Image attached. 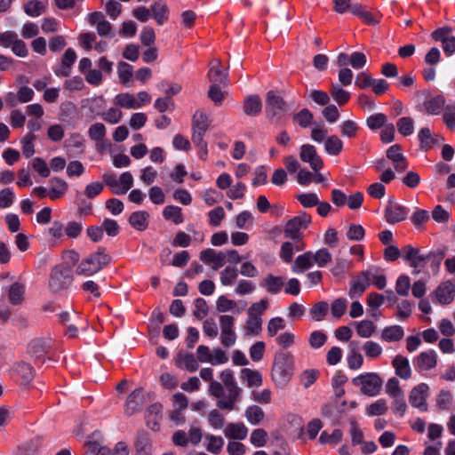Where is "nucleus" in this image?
I'll list each match as a JSON object with an SVG mask.
<instances>
[{
	"mask_svg": "<svg viewBox=\"0 0 455 455\" xmlns=\"http://www.w3.org/2000/svg\"><path fill=\"white\" fill-rule=\"evenodd\" d=\"M243 109L245 115L257 116L262 109V102L259 95H250L243 100Z\"/></svg>",
	"mask_w": 455,
	"mask_h": 455,
	"instance_id": "28",
	"label": "nucleus"
},
{
	"mask_svg": "<svg viewBox=\"0 0 455 455\" xmlns=\"http://www.w3.org/2000/svg\"><path fill=\"white\" fill-rule=\"evenodd\" d=\"M373 268L360 272L350 283L348 294L351 298L361 297L371 285V275Z\"/></svg>",
	"mask_w": 455,
	"mask_h": 455,
	"instance_id": "11",
	"label": "nucleus"
},
{
	"mask_svg": "<svg viewBox=\"0 0 455 455\" xmlns=\"http://www.w3.org/2000/svg\"><path fill=\"white\" fill-rule=\"evenodd\" d=\"M299 157L301 161L307 163L315 172H318L323 167V159L313 145H302L300 147Z\"/></svg>",
	"mask_w": 455,
	"mask_h": 455,
	"instance_id": "14",
	"label": "nucleus"
},
{
	"mask_svg": "<svg viewBox=\"0 0 455 455\" xmlns=\"http://www.w3.org/2000/svg\"><path fill=\"white\" fill-rule=\"evenodd\" d=\"M163 406L161 403H153L148 409L146 412V422L147 426L153 431H158L160 429V421L162 419Z\"/></svg>",
	"mask_w": 455,
	"mask_h": 455,
	"instance_id": "23",
	"label": "nucleus"
},
{
	"mask_svg": "<svg viewBox=\"0 0 455 455\" xmlns=\"http://www.w3.org/2000/svg\"><path fill=\"white\" fill-rule=\"evenodd\" d=\"M268 439L267 432L263 428L252 430L250 435V442L254 447H263L267 444Z\"/></svg>",
	"mask_w": 455,
	"mask_h": 455,
	"instance_id": "49",
	"label": "nucleus"
},
{
	"mask_svg": "<svg viewBox=\"0 0 455 455\" xmlns=\"http://www.w3.org/2000/svg\"><path fill=\"white\" fill-rule=\"evenodd\" d=\"M89 23L92 26H95L97 33L100 36H112V26L104 18V15L100 12H94L88 15Z\"/></svg>",
	"mask_w": 455,
	"mask_h": 455,
	"instance_id": "20",
	"label": "nucleus"
},
{
	"mask_svg": "<svg viewBox=\"0 0 455 455\" xmlns=\"http://www.w3.org/2000/svg\"><path fill=\"white\" fill-rule=\"evenodd\" d=\"M251 399L260 404H268L272 401V391L269 388L253 390L251 393Z\"/></svg>",
	"mask_w": 455,
	"mask_h": 455,
	"instance_id": "61",
	"label": "nucleus"
},
{
	"mask_svg": "<svg viewBox=\"0 0 455 455\" xmlns=\"http://www.w3.org/2000/svg\"><path fill=\"white\" fill-rule=\"evenodd\" d=\"M363 350L366 355V357L370 359H376L379 357L382 354V347L379 344L375 341L369 340L363 343Z\"/></svg>",
	"mask_w": 455,
	"mask_h": 455,
	"instance_id": "53",
	"label": "nucleus"
},
{
	"mask_svg": "<svg viewBox=\"0 0 455 455\" xmlns=\"http://www.w3.org/2000/svg\"><path fill=\"white\" fill-rule=\"evenodd\" d=\"M237 275V269L235 267L228 266L220 272V283L224 286L232 285Z\"/></svg>",
	"mask_w": 455,
	"mask_h": 455,
	"instance_id": "54",
	"label": "nucleus"
},
{
	"mask_svg": "<svg viewBox=\"0 0 455 455\" xmlns=\"http://www.w3.org/2000/svg\"><path fill=\"white\" fill-rule=\"evenodd\" d=\"M48 235L54 241H60L65 235V226L60 221L55 220L48 228Z\"/></svg>",
	"mask_w": 455,
	"mask_h": 455,
	"instance_id": "64",
	"label": "nucleus"
},
{
	"mask_svg": "<svg viewBox=\"0 0 455 455\" xmlns=\"http://www.w3.org/2000/svg\"><path fill=\"white\" fill-rule=\"evenodd\" d=\"M404 336V331L400 325L385 327L381 331V339L386 342L400 341Z\"/></svg>",
	"mask_w": 455,
	"mask_h": 455,
	"instance_id": "34",
	"label": "nucleus"
},
{
	"mask_svg": "<svg viewBox=\"0 0 455 455\" xmlns=\"http://www.w3.org/2000/svg\"><path fill=\"white\" fill-rule=\"evenodd\" d=\"M208 78L212 84L228 86V75L223 70L221 61L219 59H214L210 62Z\"/></svg>",
	"mask_w": 455,
	"mask_h": 455,
	"instance_id": "17",
	"label": "nucleus"
},
{
	"mask_svg": "<svg viewBox=\"0 0 455 455\" xmlns=\"http://www.w3.org/2000/svg\"><path fill=\"white\" fill-rule=\"evenodd\" d=\"M402 256L404 260L410 263V266L413 268L412 273L415 275L421 271L428 259V256L420 253L419 249L411 245L402 248Z\"/></svg>",
	"mask_w": 455,
	"mask_h": 455,
	"instance_id": "10",
	"label": "nucleus"
},
{
	"mask_svg": "<svg viewBox=\"0 0 455 455\" xmlns=\"http://www.w3.org/2000/svg\"><path fill=\"white\" fill-rule=\"evenodd\" d=\"M387 411V404L385 399H379L366 408V413L369 416L383 415Z\"/></svg>",
	"mask_w": 455,
	"mask_h": 455,
	"instance_id": "60",
	"label": "nucleus"
},
{
	"mask_svg": "<svg viewBox=\"0 0 455 455\" xmlns=\"http://www.w3.org/2000/svg\"><path fill=\"white\" fill-rule=\"evenodd\" d=\"M428 389V386L425 383H420L414 387L409 395L411 405L421 411H426L427 408V396Z\"/></svg>",
	"mask_w": 455,
	"mask_h": 455,
	"instance_id": "16",
	"label": "nucleus"
},
{
	"mask_svg": "<svg viewBox=\"0 0 455 455\" xmlns=\"http://www.w3.org/2000/svg\"><path fill=\"white\" fill-rule=\"evenodd\" d=\"M355 386H360L363 395L375 396L379 395L382 387L381 378L374 372L361 374L353 379Z\"/></svg>",
	"mask_w": 455,
	"mask_h": 455,
	"instance_id": "6",
	"label": "nucleus"
},
{
	"mask_svg": "<svg viewBox=\"0 0 455 455\" xmlns=\"http://www.w3.org/2000/svg\"><path fill=\"white\" fill-rule=\"evenodd\" d=\"M145 403L143 388H137L133 390L125 402L124 411L128 416H132L140 410Z\"/></svg>",
	"mask_w": 455,
	"mask_h": 455,
	"instance_id": "19",
	"label": "nucleus"
},
{
	"mask_svg": "<svg viewBox=\"0 0 455 455\" xmlns=\"http://www.w3.org/2000/svg\"><path fill=\"white\" fill-rule=\"evenodd\" d=\"M265 112L271 122L277 121L287 112V104L281 96L269 91L266 95Z\"/></svg>",
	"mask_w": 455,
	"mask_h": 455,
	"instance_id": "5",
	"label": "nucleus"
},
{
	"mask_svg": "<svg viewBox=\"0 0 455 455\" xmlns=\"http://www.w3.org/2000/svg\"><path fill=\"white\" fill-rule=\"evenodd\" d=\"M241 379L246 382L249 387H259L262 385V375L259 371L243 368L241 371Z\"/></svg>",
	"mask_w": 455,
	"mask_h": 455,
	"instance_id": "32",
	"label": "nucleus"
},
{
	"mask_svg": "<svg viewBox=\"0 0 455 455\" xmlns=\"http://www.w3.org/2000/svg\"><path fill=\"white\" fill-rule=\"evenodd\" d=\"M352 14L359 17L363 22L367 24H373L375 22L372 14L360 4H355L353 5Z\"/></svg>",
	"mask_w": 455,
	"mask_h": 455,
	"instance_id": "62",
	"label": "nucleus"
},
{
	"mask_svg": "<svg viewBox=\"0 0 455 455\" xmlns=\"http://www.w3.org/2000/svg\"><path fill=\"white\" fill-rule=\"evenodd\" d=\"M408 212L409 211L405 206H403L393 200H389L385 210V218L387 222L389 224H395L404 220Z\"/></svg>",
	"mask_w": 455,
	"mask_h": 455,
	"instance_id": "18",
	"label": "nucleus"
},
{
	"mask_svg": "<svg viewBox=\"0 0 455 455\" xmlns=\"http://www.w3.org/2000/svg\"><path fill=\"white\" fill-rule=\"evenodd\" d=\"M117 73L121 83L126 84L132 77L133 68L132 65L121 61L117 66Z\"/></svg>",
	"mask_w": 455,
	"mask_h": 455,
	"instance_id": "58",
	"label": "nucleus"
},
{
	"mask_svg": "<svg viewBox=\"0 0 455 455\" xmlns=\"http://www.w3.org/2000/svg\"><path fill=\"white\" fill-rule=\"evenodd\" d=\"M111 261V257L106 252V249L99 247L95 252L84 258L76 267V274L86 276L92 275L107 267Z\"/></svg>",
	"mask_w": 455,
	"mask_h": 455,
	"instance_id": "3",
	"label": "nucleus"
},
{
	"mask_svg": "<svg viewBox=\"0 0 455 455\" xmlns=\"http://www.w3.org/2000/svg\"><path fill=\"white\" fill-rule=\"evenodd\" d=\"M386 394L391 398L398 397L403 395V391L400 387L399 380L393 377L389 379L385 387Z\"/></svg>",
	"mask_w": 455,
	"mask_h": 455,
	"instance_id": "59",
	"label": "nucleus"
},
{
	"mask_svg": "<svg viewBox=\"0 0 455 455\" xmlns=\"http://www.w3.org/2000/svg\"><path fill=\"white\" fill-rule=\"evenodd\" d=\"M246 335L258 336L262 331L261 317L248 316L244 326Z\"/></svg>",
	"mask_w": 455,
	"mask_h": 455,
	"instance_id": "46",
	"label": "nucleus"
},
{
	"mask_svg": "<svg viewBox=\"0 0 455 455\" xmlns=\"http://www.w3.org/2000/svg\"><path fill=\"white\" fill-rule=\"evenodd\" d=\"M328 310V303L325 301H319L314 304L310 308V315L315 321L320 322L324 318Z\"/></svg>",
	"mask_w": 455,
	"mask_h": 455,
	"instance_id": "55",
	"label": "nucleus"
},
{
	"mask_svg": "<svg viewBox=\"0 0 455 455\" xmlns=\"http://www.w3.org/2000/svg\"><path fill=\"white\" fill-rule=\"evenodd\" d=\"M149 214L146 211L132 212L129 217L130 225L138 231H144L148 227Z\"/></svg>",
	"mask_w": 455,
	"mask_h": 455,
	"instance_id": "30",
	"label": "nucleus"
},
{
	"mask_svg": "<svg viewBox=\"0 0 455 455\" xmlns=\"http://www.w3.org/2000/svg\"><path fill=\"white\" fill-rule=\"evenodd\" d=\"M343 433L340 429H334L331 434L327 431H323L319 437V442L322 444H332L336 445L341 442Z\"/></svg>",
	"mask_w": 455,
	"mask_h": 455,
	"instance_id": "47",
	"label": "nucleus"
},
{
	"mask_svg": "<svg viewBox=\"0 0 455 455\" xmlns=\"http://www.w3.org/2000/svg\"><path fill=\"white\" fill-rule=\"evenodd\" d=\"M107 134V129L101 123H95L89 127L88 135L92 140L100 141Z\"/></svg>",
	"mask_w": 455,
	"mask_h": 455,
	"instance_id": "57",
	"label": "nucleus"
},
{
	"mask_svg": "<svg viewBox=\"0 0 455 455\" xmlns=\"http://www.w3.org/2000/svg\"><path fill=\"white\" fill-rule=\"evenodd\" d=\"M176 365L190 372L196 371L199 367L195 355L190 353H180L176 358Z\"/></svg>",
	"mask_w": 455,
	"mask_h": 455,
	"instance_id": "31",
	"label": "nucleus"
},
{
	"mask_svg": "<svg viewBox=\"0 0 455 455\" xmlns=\"http://www.w3.org/2000/svg\"><path fill=\"white\" fill-rule=\"evenodd\" d=\"M313 265V253L307 251L298 256L292 266V271L294 273H300L307 270Z\"/></svg>",
	"mask_w": 455,
	"mask_h": 455,
	"instance_id": "36",
	"label": "nucleus"
},
{
	"mask_svg": "<svg viewBox=\"0 0 455 455\" xmlns=\"http://www.w3.org/2000/svg\"><path fill=\"white\" fill-rule=\"evenodd\" d=\"M294 358L289 352L279 351L275 355L271 379L276 386L283 387L293 374Z\"/></svg>",
	"mask_w": 455,
	"mask_h": 455,
	"instance_id": "1",
	"label": "nucleus"
},
{
	"mask_svg": "<svg viewBox=\"0 0 455 455\" xmlns=\"http://www.w3.org/2000/svg\"><path fill=\"white\" fill-rule=\"evenodd\" d=\"M244 416L250 424L256 426L264 419L265 412L259 405L253 404L246 408Z\"/></svg>",
	"mask_w": 455,
	"mask_h": 455,
	"instance_id": "37",
	"label": "nucleus"
},
{
	"mask_svg": "<svg viewBox=\"0 0 455 455\" xmlns=\"http://www.w3.org/2000/svg\"><path fill=\"white\" fill-rule=\"evenodd\" d=\"M313 118L314 116L308 108H302L292 117L293 122L298 124L302 128L308 127L312 124Z\"/></svg>",
	"mask_w": 455,
	"mask_h": 455,
	"instance_id": "51",
	"label": "nucleus"
},
{
	"mask_svg": "<svg viewBox=\"0 0 455 455\" xmlns=\"http://www.w3.org/2000/svg\"><path fill=\"white\" fill-rule=\"evenodd\" d=\"M445 99L442 95L429 97L424 101V108L429 115H439L443 110Z\"/></svg>",
	"mask_w": 455,
	"mask_h": 455,
	"instance_id": "29",
	"label": "nucleus"
},
{
	"mask_svg": "<svg viewBox=\"0 0 455 455\" xmlns=\"http://www.w3.org/2000/svg\"><path fill=\"white\" fill-rule=\"evenodd\" d=\"M133 185V177L129 172L122 173L117 180V187L115 189L116 195H124Z\"/></svg>",
	"mask_w": 455,
	"mask_h": 455,
	"instance_id": "42",
	"label": "nucleus"
},
{
	"mask_svg": "<svg viewBox=\"0 0 455 455\" xmlns=\"http://www.w3.org/2000/svg\"><path fill=\"white\" fill-rule=\"evenodd\" d=\"M286 278L283 275H275L267 274L261 281L260 286L268 293L277 294L282 291L285 285Z\"/></svg>",
	"mask_w": 455,
	"mask_h": 455,
	"instance_id": "21",
	"label": "nucleus"
},
{
	"mask_svg": "<svg viewBox=\"0 0 455 455\" xmlns=\"http://www.w3.org/2000/svg\"><path fill=\"white\" fill-rule=\"evenodd\" d=\"M418 136L420 141V147L425 150H429L438 142L437 138L434 137L430 130L427 127L420 129Z\"/></svg>",
	"mask_w": 455,
	"mask_h": 455,
	"instance_id": "45",
	"label": "nucleus"
},
{
	"mask_svg": "<svg viewBox=\"0 0 455 455\" xmlns=\"http://www.w3.org/2000/svg\"><path fill=\"white\" fill-rule=\"evenodd\" d=\"M71 283V275L69 269L57 266L51 273L49 280V287L53 292H59L68 287Z\"/></svg>",
	"mask_w": 455,
	"mask_h": 455,
	"instance_id": "9",
	"label": "nucleus"
},
{
	"mask_svg": "<svg viewBox=\"0 0 455 455\" xmlns=\"http://www.w3.org/2000/svg\"><path fill=\"white\" fill-rule=\"evenodd\" d=\"M248 434V428L243 422L228 423L224 428V435L228 439L243 440Z\"/></svg>",
	"mask_w": 455,
	"mask_h": 455,
	"instance_id": "27",
	"label": "nucleus"
},
{
	"mask_svg": "<svg viewBox=\"0 0 455 455\" xmlns=\"http://www.w3.org/2000/svg\"><path fill=\"white\" fill-rule=\"evenodd\" d=\"M241 388H224L218 381H212L209 386V394L217 398V407L223 411L236 410V404L242 396Z\"/></svg>",
	"mask_w": 455,
	"mask_h": 455,
	"instance_id": "2",
	"label": "nucleus"
},
{
	"mask_svg": "<svg viewBox=\"0 0 455 455\" xmlns=\"http://www.w3.org/2000/svg\"><path fill=\"white\" fill-rule=\"evenodd\" d=\"M220 327V343L225 347H233L236 342V333L235 331V318L229 315H221L219 317Z\"/></svg>",
	"mask_w": 455,
	"mask_h": 455,
	"instance_id": "8",
	"label": "nucleus"
},
{
	"mask_svg": "<svg viewBox=\"0 0 455 455\" xmlns=\"http://www.w3.org/2000/svg\"><path fill=\"white\" fill-rule=\"evenodd\" d=\"M199 259L213 270H218L226 264V255H224V251H219L212 248L203 250L200 252Z\"/></svg>",
	"mask_w": 455,
	"mask_h": 455,
	"instance_id": "15",
	"label": "nucleus"
},
{
	"mask_svg": "<svg viewBox=\"0 0 455 455\" xmlns=\"http://www.w3.org/2000/svg\"><path fill=\"white\" fill-rule=\"evenodd\" d=\"M16 372L20 377L23 384L29 383L34 379V369L27 363H20L16 367Z\"/></svg>",
	"mask_w": 455,
	"mask_h": 455,
	"instance_id": "52",
	"label": "nucleus"
},
{
	"mask_svg": "<svg viewBox=\"0 0 455 455\" xmlns=\"http://www.w3.org/2000/svg\"><path fill=\"white\" fill-rule=\"evenodd\" d=\"M355 330L359 337L368 339L375 332L376 325L371 320H363L356 323Z\"/></svg>",
	"mask_w": 455,
	"mask_h": 455,
	"instance_id": "41",
	"label": "nucleus"
},
{
	"mask_svg": "<svg viewBox=\"0 0 455 455\" xmlns=\"http://www.w3.org/2000/svg\"><path fill=\"white\" fill-rule=\"evenodd\" d=\"M435 296L437 302L442 305L451 303L455 296V285L451 281L440 283L435 291Z\"/></svg>",
	"mask_w": 455,
	"mask_h": 455,
	"instance_id": "22",
	"label": "nucleus"
},
{
	"mask_svg": "<svg viewBox=\"0 0 455 455\" xmlns=\"http://www.w3.org/2000/svg\"><path fill=\"white\" fill-rule=\"evenodd\" d=\"M217 309L220 312L233 311L235 314H240L243 308H239L235 300L228 299L226 296H220L216 302Z\"/></svg>",
	"mask_w": 455,
	"mask_h": 455,
	"instance_id": "43",
	"label": "nucleus"
},
{
	"mask_svg": "<svg viewBox=\"0 0 455 455\" xmlns=\"http://www.w3.org/2000/svg\"><path fill=\"white\" fill-rule=\"evenodd\" d=\"M51 188L49 189L50 200L56 201L62 198L68 190V184L66 180L59 177H53L49 180Z\"/></svg>",
	"mask_w": 455,
	"mask_h": 455,
	"instance_id": "25",
	"label": "nucleus"
},
{
	"mask_svg": "<svg viewBox=\"0 0 455 455\" xmlns=\"http://www.w3.org/2000/svg\"><path fill=\"white\" fill-rule=\"evenodd\" d=\"M438 356L435 350L419 353L413 358V365L418 372L427 371L436 367Z\"/></svg>",
	"mask_w": 455,
	"mask_h": 455,
	"instance_id": "12",
	"label": "nucleus"
},
{
	"mask_svg": "<svg viewBox=\"0 0 455 455\" xmlns=\"http://www.w3.org/2000/svg\"><path fill=\"white\" fill-rule=\"evenodd\" d=\"M209 128L208 117L205 114L196 111L192 119V130L206 132Z\"/></svg>",
	"mask_w": 455,
	"mask_h": 455,
	"instance_id": "50",
	"label": "nucleus"
},
{
	"mask_svg": "<svg viewBox=\"0 0 455 455\" xmlns=\"http://www.w3.org/2000/svg\"><path fill=\"white\" fill-rule=\"evenodd\" d=\"M76 53L74 49L68 48L65 51L61 59V67L55 70L58 76H68L71 73L72 66L76 60Z\"/></svg>",
	"mask_w": 455,
	"mask_h": 455,
	"instance_id": "26",
	"label": "nucleus"
},
{
	"mask_svg": "<svg viewBox=\"0 0 455 455\" xmlns=\"http://www.w3.org/2000/svg\"><path fill=\"white\" fill-rule=\"evenodd\" d=\"M25 285L13 283L8 289V300L13 306L20 305L24 301Z\"/></svg>",
	"mask_w": 455,
	"mask_h": 455,
	"instance_id": "33",
	"label": "nucleus"
},
{
	"mask_svg": "<svg viewBox=\"0 0 455 455\" xmlns=\"http://www.w3.org/2000/svg\"><path fill=\"white\" fill-rule=\"evenodd\" d=\"M324 148L327 154L331 156H338L343 149L342 140L336 135L326 138L324 141Z\"/></svg>",
	"mask_w": 455,
	"mask_h": 455,
	"instance_id": "40",
	"label": "nucleus"
},
{
	"mask_svg": "<svg viewBox=\"0 0 455 455\" xmlns=\"http://www.w3.org/2000/svg\"><path fill=\"white\" fill-rule=\"evenodd\" d=\"M163 216L167 220H172L175 224H180L184 221L181 208L174 205H168L163 211Z\"/></svg>",
	"mask_w": 455,
	"mask_h": 455,
	"instance_id": "44",
	"label": "nucleus"
},
{
	"mask_svg": "<svg viewBox=\"0 0 455 455\" xmlns=\"http://www.w3.org/2000/svg\"><path fill=\"white\" fill-rule=\"evenodd\" d=\"M311 223V216L302 212L287 221L283 233L284 236L292 240H300L302 238L301 230L306 229Z\"/></svg>",
	"mask_w": 455,
	"mask_h": 455,
	"instance_id": "7",
	"label": "nucleus"
},
{
	"mask_svg": "<svg viewBox=\"0 0 455 455\" xmlns=\"http://www.w3.org/2000/svg\"><path fill=\"white\" fill-rule=\"evenodd\" d=\"M151 96L148 92L141 91L133 95L129 92H123L116 95L114 102L120 108L126 109H137L151 102Z\"/></svg>",
	"mask_w": 455,
	"mask_h": 455,
	"instance_id": "4",
	"label": "nucleus"
},
{
	"mask_svg": "<svg viewBox=\"0 0 455 455\" xmlns=\"http://www.w3.org/2000/svg\"><path fill=\"white\" fill-rule=\"evenodd\" d=\"M411 288L410 277L406 275H401L395 283V291L398 295L406 297Z\"/></svg>",
	"mask_w": 455,
	"mask_h": 455,
	"instance_id": "63",
	"label": "nucleus"
},
{
	"mask_svg": "<svg viewBox=\"0 0 455 455\" xmlns=\"http://www.w3.org/2000/svg\"><path fill=\"white\" fill-rule=\"evenodd\" d=\"M151 17H153L159 25H163L169 19V9L165 4L155 3L151 6Z\"/></svg>",
	"mask_w": 455,
	"mask_h": 455,
	"instance_id": "38",
	"label": "nucleus"
},
{
	"mask_svg": "<svg viewBox=\"0 0 455 455\" xmlns=\"http://www.w3.org/2000/svg\"><path fill=\"white\" fill-rule=\"evenodd\" d=\"M392 366L395 375L402 379L407 380L411 377V369L407 357L398 355L392 360Z\"/></svg>",
	"mask_w": 455,
	"mask_h": 455,
	"instance_id": "24",
	"label": "nucleus"
},
{
	"mask_svg": "<svg viewBox=\"0 0 455 455\" xmlns=\"http://www.w3.org/2000/svg\"><path fill=\"white\" fill-rule=\"evenodd\" d=\"M329 92L339 106L346 105L351 98L350 93L338 84H331Z\"/></svg>",
	"mask_w": 455,
	"mask_h": 455,
	"instance_id": "35",
	"label": "nucleus"
},
{
	"mask_svg": "<svg viewBox=\"0 0 455 455\" xmlns=\"http://www.w3.org/2000/svg\"><path fill=\"white\" fill-rule=\"evenodd\" d=\"M414 122L411 117L404 116L398 119L396 126L398 132L403 136H409L413 133Z\"/></svg>",
	"mask_w": 455,
	"mask_h": 455,
	"instance_id": "56",
	"label": "nucleus"
},
{
	"mask_svg": "<svg viewBox=\"0 0 455 455\" xmlns=\"http://www.w3.org/2000/svg\"><path fill=\"white\" fill-rule=\"evenodd\" d=\"M47 3L39 0H30L24 5V12L31 17H37L46 10Z\"/></svg>",
	"mask_w": 455,
	"mask_h": 455,
	"instance_id": "39",
	"label": "nucleus"
},
{
	"mask_svg": "<svg viewBox=\"0 0 455 455\" xmlns=\"http://www.w3.org/2000/svg\"><path fill=\"white\" fill-rule=\"evenodd\" d=\"M435 41L442 43V48L447 56L455 52V36H452V29L449 27L438 28L432 34Z\"/></svg>",
	"mask_w": 455,
	"mask_h": 455,
	"instance_id": "13",
	"label": "nucleus"
},
{
	"mask_svg": "<svg viewBox=\"0 0 455 455\" xmlns=\"http://www.w3.org/2000/svg\"><path fill=\"white\" fill-rule=\"evenodd\" d=\"M206 450L212 454H219L224 445V440L221 436H215L212 435H205Z\"/></svg>",
	"mask_w": 455,
	"mask_h": 455,
	"instance_id": "48",
	"label": "nucleus"
}]
</instances>
